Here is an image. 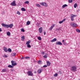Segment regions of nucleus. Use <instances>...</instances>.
Segmentation results:
<instances>
[{
  "label": "nucleus",
  "instance_id": "nucleus-51",
  "mask_svg": "<svg viewBox=\"0 0 80 80\" xmlns=\"http://www.w3.org/2000/svg\"><path fill=\"white\" fill-rule=\"evenodd\" d=\"M0 32H2V29L0 28Z\"/></svg>",
  "mask_w": 80,
  "mask_h": 80
},
{
  "label": "nucleus",
  "instance_id": "nucleus-8",
  "mask_svg": "<svg viewBox=\"0 0 80 80\" xmlns=\"http://www.w3.org/2000/svg\"><path fill=\"white\" fill-rule=\"evenodd\" d=\"M42 30H43V28L42 27L38 29V31H39V32L40 33H41L42 32Z\"/></svg>",
  "mask_w": 80,
  "mask_h": 80
},
{
  "label": "nucleus",
  "instance_id": "nucleus-28",
  "mask_svg": "<svg viewBox=\"0 0 80 80\" xmlns=\"http://www.w3.org/2000/svg\"><path fill=\"white\" fill-rule=\"evenodd\" d=\"M76 32H78L79 33H80V30H79L78 29H77L76 30Z\"/></svg>",
  "mask_w": 80,
  "mask_h": 80
},
{
  "label": "nucleus",
  "instance_id": "nucleus-18",
  "mask_svg": "<svg viewBox=\"0 0 80 80\" xmlns=\"http://www.w3.org/2000/svg\"><path fill=\"white\" fill-rule=\"evenodd\" d=\"M67 6H68L66 4L63 5L62 6V8H65V7H67Z\"/></svg>",
  "mask_w": 80,
  "mask_h": 80
},
{
  "label": "nucleus",
  "instance_id": "nucleus-34",
  "mask_svg": "<svg viewBox=\"0 0 80 80\" xmlns=\"http://www.w3.org/2000/svg\"><path fill=\"white\" fill-rule=\"evenodd\" d=\"M27 47L28 48H31V46L30 44H28V45H27Z\"/></svg>",
  "mask_w": 80,
  "mask_h": 80
},
{
  "label": "nucleus",
  "instance_id": "nucleus-25",
  "mask_svg": "<svg viewBox=\"0 0 80 80\" xmlns=\"http://www.w3.org/2000/svg\"><path fill=\"white\" fill-rule=\"evenodd\" d=\"M2 72H6V69H2Z\"/></svg>",
  "mask_w": 80,
  "mask_h": 80
},
{
  "label": "nucleus",
  "instance_id": "nucleus-33",
  "mask_svg": "<svg viewBox=\"0 0 80 80\" xmlns=\"http://www.w3.org/2000/svg\"><path fill=\"white\" fill-rule=\"evenodd\" d=\"M36 6H37V7H40V4H37L36 5Z\"/></svg>",
  "mask_w": 80,
  "mask_h": 80
},
{
  "label": "nucleus",
  "instance_id": "nucleus-41",
  "mask_svg": "<svg viewBox=\"0 0 80 80\" xmlns=\"http://www.w3.org/2000/svg\"><path fill=\"white\" fill-rule=\"evenodd\" d=\"M1 14H2V15H4V14H5V12L4 11L2 12H1Z\"/></svg>",
  "mask_w": 80,
  "mask_h": 80
},
{
  "label": "nucleus",
  "instance_id": "nucleus-27",
  "mask_svg": "<svg viewBox=\"0 0 80 80\" xmlns=\"http://www.w3.org/2000/svg\"><path fill=\"white\" fill-rule=\"evenodd\" d=\"M7 34L8 36H10V32H7Z\"/></svg>",
  "mask_w": 80,
  "mask_h": 80
},
{
  "label": "nucleus",
  "instance_id": "nucleus-42",
  "mask_svg": "<svg viewBox=\"0 0 80 80\" xmlns=\"http://www.w3.org/2000/svg\"><path fill=\"white\" fill-rule=\"evenodd\" d=\"M41 62V61L40 60L38 61V63L39 64H40V62Z\"/></svg>",
  "mask_w": 80,
  "mask_h": 80
},
{
  "label": "nucleus",
  "instance_id": "nucleus-4",
  "mask_svg": "<svg viewBox=\"0 0 80 80\" xmlns=\"http://www.w3.org/2000/svg\"><path fill=\"white\" fill-rule=\"evenodd\" d=\"M70 25L72 27H78V25L77 24L75 23L74 22H72L71 23Z\"/></svg>",
  "mask_w": 80,
  "mask_h": 80
},
{
  "label": "nucleus",
  "instance_id": "nucleus-3",
  "mask_svg": "<svg viewBox=\"0 0 80 80\" xmlns=\"http://www.w3.org/2000/svg\"><path fill=\"white\" fill-rule=\"evenodd\" d=\"M40 4L41 5H43V6H44V7H48V4L45 2H41L40 3Z\"/></svg>",
  "mask_w": 80,
  "mask_h": 80
},
{
  "label": "nucleus",
  "instance_id": "nucleus-54",
  "mask_svg": "<svg viewBox=\"0 0 80 80\" xmlns=\"http://www.w3.org/2000/svg\"><path fill=\"white\" fill-rule=\"evenodd\" d=\"M21 59H23V58H22Z\"/></svg>",
  "mask_w": 80,
  "mask_h": 80
},
{
  "label": "nucleus",
  "instance_id": "nucleus-37",
  "mask_svg": "<svg viewBox=\"0 0 80 80\" xmlns=\"http://www.w3.org/2000/svg\"><path fill=\"white\" fill-rule=\"evenodd\" d=\"M47 57H48L46 55L43 56V58H47Z\"/></svg>",
  "mask_w": 80,
  "mask_h": 80
},
{
  "label": "nucleus",
  "instance_id": "nucleus-23",
  "mask_svg": "<svg viewBox=\"0 0 80 80\" xmlns=\"http://www.w3.org/2000/svg\"><path fill=\"white\" fill-rule=\"evenodd\" d=\"M12 56H13V57H15V55H16V53H12Z\"/></svg>",
  "mask_w": 80,
  "mask_h": 80
},
{
  "label": "nucleus",
  "instance_id": "nucleus-16",
  "mask_svg": "<svg viewBox=\"0 0 80 80\" xmlns=\"http://www.w3.org/2000/svg\"><path fill=\"white\" fill-rule=\"evenodd\" d=\"M61 30V28H57L56 29V31H60V30Z\"/></svg>",
  "mask_w": 80,
  "mask_h": 80
},
{
  "label": "nucleus",
  "instance_id": "nucleus-6",
  "mask_svg": "<svg viewBox=\"0 0 80 80\" xmlns=\"http://www.w3.org/2000/svg\"><path fill=\"white\" fill-rule=\"evenodd\" d=\"M11 62L12 63L11 65L12 66H15V65H17V63L15 62V61L13 60Z\"/></svg>",
  "mask_w": 80,
  "mask_h": 80
},
{
  "label": "nucleus",
  "instance_id": "nucleus-50",
  "mask_svg": "<svg viewBox=\"0 0 80 80\" xmlns=\"http://www.w3.org/2000/svg\"><path fill=\"white\" fill-rule=\"evenodd\" d=\"M11 71H13V69L12 68L11 69Z\"/></svg>",
  "mask_w": 80,
  "mask_h": 80
},
{
  "label": "nucleus",
  "instance_id": "nucleus-55",
  "mask_svg": "<svg viewBox=\"0 0 80 80\" xmlns=\"http://www.w3.org/2000/svg\"><path fill=\"white\" fill-rule=\"evenodd\" d=\"M37 26H38V25H37Z\"/></svg>",
  "mask_w": 80,
  "mask_h": 80
},
{
  "label": "nucleus",
  "instance_id": "nucleus-43",
  "mask_svg": "<svg viewBox=\"0 0 80 80\" xmlns=\"http://www.w3.org/2000/svg\"><path fill=\"white\" fill-rule=\"evenodd\" d=\"M21 38H22V39H25V37H24V36H22V37H21Z\"/></svg>",
  "mask_w": 80,
  "mask_h": 80
},
{
  "label": "nucleus",
  "instance_id": "nucleus-17",
  "mask_svg": "<svg viewBox=\"0 0 80 80\" xmlns=\"http://www.w3.org/2000/svg\"><path fill=\"white\" fill-rule=\"evenodd\" d=\"M38 73H41V72H42V70L40 69H39L38 70Z\"/></svg>",
  "mask_w": 80,
  "mask_h": 80
},
{
  "label": "nucleus",
  "instance_id": "nucleus-5",
  "mask_svg": "<svg viewBox=\"0 0 80 80\" xmlns=\"http://www.w3.org/2000/svg\"><path fill=\"white\" fill-rule=\"evenodd\" d=\"M27 74H28V76H33V74L32 73V71H29L27 72Z\"/></svg>",
  "mask_w": 80,
  "mask_h": 80
},
{
  "label": "nucleus",
  "instance_id": "nucleus-14",
  "mask_svg": "<svg viewBox=\"0 0 80 80\" xmlns=\"http://www.w3.org/2000/svg\"><path fill=\"white\" fill-rule=\"evenodd\" d=\"M76 17V15H75L72 14L71 15V17H72V18H74V17Z\"/></svg>",
  "mask_w": 80,
  "mask_h": 80
},
{
  "label": "nucleus",
  "instance_id": "nucleus-32",
  "mask_svg": "<svg viewBox=\"0 0 80 80\" xmlns=\"http://www.w3.org/2000/svg\"><path fill=\"white\" fill-rule=\"evenodd\" d=\"M17 14H18V15H20L21 13H20V12H19V11H18L17 12Z\"/></svg>",
  "mask_w": 80,
  "mask_h": 80
},
{
  "label": "nucleus",
  "instance_id": "nucleus-46",
  "mask_svg": "<svg viewBox=\"0 0 80 80\" xmlns=\"http://www.w3.org/2000/svg\"><path fill=\"white\" fill-rule=\"evenodd\" d=\"M62 72H61V71H59V72H58V73L59 74H62Z\"/></svg>",
  "mask_w": 80,
  "mask_h": 80
},
{
  "label": "nucleus",
  "instance_id": "nucleus-15",
  "mask_svg": "<svg viewBox=\"0 0 80 80\" xmlns=\"http://www.w3.org/2000/svg\"><path fill=\"white\" fill-rule=\"evenodd\" d=\"M57 41V38H55L54 39H53L51 41V42H55Z\"/></svg>",
  "mask_w": 80,
  "mask_h": 80
},
{
  "label": "nucleus",
  "instance_id": "nucleus-19",
  "mask_svg": "<svg viewBox=\"0 0 80 80\" xmlns=\"http://www.w3.org/2000/svg\"><path fill=\"white\" fill-rule=\"evenodd\" d=\"M30 24V22L28 21L27 22V25H29Z\"/></svg>",
  "mask_w": 80,
  "mask_h": 80
},
{
  "label": "nucleus",
  "instance_id": "nucleus-9",
  "mask_svg": "<svg viewBox=\"0 0 80 80\" xmlns=\"http://www.w3.org/2000/svg\"><path fill=\"white\" fill-rule=\"evenodd\" d=\"M55 27V24H53L50 27V28H49V30H50V31H51V30H52V29H53V28H54Z\"/></svg>",
  "mask_w": 80,
  "mask_h": 80
},
{
  "label": "nucleus",
  "instance_id": "nucleus-21",
  "mask_svg": "<svg viewBox=\"0 0 80 80\" xmlns=\"http://www.w3.org/2000/svg\"><path fill=\"white\" fill-rule=\"evenodd\" d=\"M77 7V3H75L74 5V7L76 8Z\"/></svg>",
  "mask_w": 80,
  "mask_h": 80
},
{
  "label": "nucleus",
  "instance_id": "nucleus-11",
  "mask_svg": "<svg viewBox=\"0 0 80 80\" xmlns=\"http://www.w3.org/2000/svg\"><path fill=\"white\" fill-rule=\"evenodd\" d=\"M3 48L5 52H8V49L7 48L4 47Z\"/></svg>",
  "mask_w": 80,
  "mask_h": 80
},
{
  "label": "nucleus",
  "instance_id": "nucleus-38",
  "mask_svg": "<svg viewBox=\"0 0 80 80\" xmlns=\"http://www.w3.org/2000/svg\"><path fill=\"white\" fill-rule=\"evenodd\" d=\"M29 58H30V57H27L25 58V59H29Z\"/></svg>",
  "mask_w": 80,
  "mask_h": 80
},
{
  "label": "nucleus",
  "instance_id": "nucleus-49",
  "mask_svg": "<svg viewBox=\"0 0 80 80\" xmlns=\"http://www.w3.org/2000/svg\"><path fill=\"white\" fill-rule=\"evenodd\" d=\"M44 35H45V34H46V32H45V31H44Z\"/></svg>",
  "mask_w": 80,
  "mask_h": 80
},
{
  "label": "nucleus",
  "instance_id": "nucleus-48",
  "mask_svg": "<svg viewBox=\"0 0 80 80\" xmlns=\"http://www.w3.org/2000/svg\"><path fill=\"white\" fill-rule=\"evenodd\" d=\"M62 21V22H65V19H64Z\"/></svg>",
  "mask_w": 80,
  "mask_h": 80
},
{
  "label": "nucleus",
  "instance_id": "nucleus-26",
  "mask_svg": "<svg viewBox=\"0 0 80 80\" xmlns=\"http://www.w3.org/2000/svg\"><path fill=\"white\" fill-rule=\"evenodd\" d=\"M24 3H25L26 4H28V3H29V1H25L24 2Z\"/></svg>",
  "mask_w": 80,
  "mask_h": 80
},
{
  "label": "nucleus",
  "instance_id": "nucleus-20",
  "mask_svg": "<svg viewBox=\"0 0 80 80\" xmlns=\"http://www.w3.org/2000/svg\"><path fill=\"white\" fill-rule=\"evenodd\" d=\"M8 68H13V66H12L11 65H9L8 66Z\"/></svg>",
  "mask_w": 80,
  "mask_h": 80
},
{
  "label": "nucleus",
  "instance_id": "nucleus-7",
  "mask_svg": "<svg viewBox=\"0 0 80 80\" xmlns=\"http://www.w3.org/2000/svg\"><path fill=\"white\" fill-rule=\"evenodd\" d=\"M16 2H15V1L14 0L12 2H11V5H12V6H15L16 5Z\"/></svg>",
  "mask_w": 80,
  "mask_h": 80
},
{
  "label": "nucleus",
  "instance_id": "nucleus-40",
  "mask_svg": "<svg viewBox=\"0 0 80 80\" xmlns=\"http://www.w3.org/2000/svg\"><path fill=\"white\" fill-rule=\"evenodd\" d=\"M63 44L64 45H67V43L65 42H63Z\"/></svg>",
  "mask_w": 80,
  "mask_h": 80
},
{
  "label": "nucleus",
  "instance_id": "nucleus-22",
  "mask_svg": "<svg viewBox=\"0 0 80 80\" xmlns=\"http://www.w3.org/2000/svg\"><path fill=\"white\" fill-rule=\"evenodd\" d=\"M21 10L22 11H23L24 12H25V10H26L25 9V8H21Z\"/></svg>",
  "mask_w": 80,
  "mask_h": 80
},
{
  "label": "nucleus",
  "instance_id": "nucleus-13",
  "mask_svg": "<svg viewBox=\"0 0 80 80\" xmlns=\"http://www.w3.org/2000/svg\"><path fill=\"white\" fill-rule=\"evenodd\" d=\"M50 64H51V63L49 61H47V65H48V66H50Z\"/></svg>",
  "mask_w": 80,
  "mask_h": 80
},
{
  "label": "nucleus",
  "instance_id": "nucleus-24",
  "mask_svg": "<svg viewBox=\"0 0 80 80\" xmlns=\"http://www.w3.org/2000/svg\"><path fill=\"white\" fill-rule=\"evenodd\" d=\"M8 52H12V49H10V48H8Z\"/></svg>",
  "mask_w": 80,
  "mask_h": 80
},
{
  "label": "nucleus",
  "instance_id": "nucleus-47",
  "mask_svg": "<svg viewBox=\"0 0 80 80\" xmlns=\"http://www.w3.org/2000/svg\"><path fill=\"white\" fill-rule=\"evenodd\" d=\"M41 54H42V55H44L45 52H42L41 53Z\"/></svg>",
  "mask_w": 80,
  "mask_h": 80
},
{
  "label": "nucleus",
  "instance_id": "nucleus-53",
  "mask_svg": "<svg viewBox=\"0 0 80 80\" xmlns=\"http://www.w3.org/2000/svg\"><path fill=\"white\" fill-rule=\"evenodd\" d=\"M46 55H48V54L47 53L46 54Z\"/></svg>",
  "mask_w": 80,
  "mask_h": 80
},
{
  "label": "nucleus",
  "instance_id": "nucleus-36",
  "mask_svg": "<svg viewBox=\"0 0 80 80\" xmlns=\"http://www.w3.org/2000/svg\"><path fill=\"white\" fill-rule=\"evenodd\" d=\"M71 20L72 21H73L74 20V18H72L71 17Z\"/></svg>",
  "mask_w": 80,
  "mask_h": 80
},
{
  "label": "nucleus",
  "instance_id": "nucleus-39",
  "mask_svg": "<svg viewBox=\"0 0 80 80\" xmlns=\"http://www.w3.org/2000/svg\"><path fill=\"white\" fill-rule=\"evenodd\" d=\"M8 56H7V55H5L3 56V57H4V58H7Z\"/></svg>",
  "mask_w": 80,
  "mask_h": 80
},
{
  "label": "nucleus",
  "instance_id": "nucleus-52",
  "mask_svg": "<svg viewBox=\"0 0 80 80\" xmlns=\"http://www.w3.org/2000/svg\"><path fill=\"white\" fill-rule=\"evenodd\" d=\"M65 42V40H63L62 41V42H63H63Z\"/></svg>",
  "mask_w": 80,
  "mask_h": 80
},
{
  "label": "nucleus",
  "instance_id": "nucleus-44",
  "mask_svg": "<svg viewBox=\"0 0 80 80\" xmlns=\"http://www.w3.org/2000/svg\"><path fill=\"white\" fill-rule=\"evenodd\" d=\"M43 68H46V67H47V65H44L43 66Z\"/></svg>",
  "mask_w": 80,
  "mask_h": 80
},
{
  "label": "nucleus",
  "instance_id": "nucleus-35",
  "mask_svg": "<svg viewBox=\"0 0 80 80\" xmlns=\"http://www.w3.org/2000/svg\"><path fill=\"white\" fill-rule=\"evenodd\" d=\"M57 76H58V74L57 73H55L54 75V76L55 77H57Z\"/></svg>",
  "mask_w": 80,
  "mask_h": 80
},
{
  "label": "nucleus",
  "instance_id": "nucleus-1",
  "mask_svg": "<svg viewBox=\"0 0 80 80\" xmlns=\"http://www.w3.org/2000/svg\"><path fill=\"white\" fill-rule=\"evenodd\" d=\"M2 27H4L5 28H12L13 27V24H10L9 25L6 24L5 23H2Z\"/></svg>",
  "mask_w": 80,
  "mask_h": 80
},
{
  "label": "nucleus",
  "instance_id": "nucleus-2",
  "mask_svg": "<svg viewBox=\"0 0 80 80\" xmlns=\"http://www.w3.org/2000/svg\"><path fill=\"white\" fill-rule=\"evenodd\" d=\"M71 70L73 72H75V71H76V70H77V68L75 66H74L71 68Z\"/></svg>",
  "mask_w": 80,
  "mask_h": 80
},
{
  "label": "nucleus",
  "instance_id": "nucleus-31",
  "mask_svg": "<svg viewBox=\"0 0 80 80\" xmlns=\"http://www.w3.org/2000/svg\"><path fill=\"white\" fill-rule=\"evenodd\" d=\"M21 32H25V30L23 28H22L21 29Z\"/></svg>",
  "mask_w": 80,
  "mask_h": 80
},
{
  "label": "nucleus",
  "instance_id": "nucleus-12",
  "mask_svg": "<svg viewBox=\"0 0 80 80\" xmlns=\"http://www.w3.org/2000/svg\"><path fill=\"white\" fill-rule=\"evenodd\" d=\"M30 42H31V41L29 40L27 42L26 44V45H30Z\"/></svg>",
  "mask_w": 80,
  "mask_h": 80
},
{
  "label": "nucleus",
  "instance_id": "nucleus-10",
  "mask_svg": "<svg viewBox=\"0 0 80 80\" xmlns=\"http://www.w3.org/2000/svg\"><path fill=\"white\" fill-rule=\"evenodd\" d=\"M56 45H62V43L60 42H57L56 43Z\"/></svg>",
  "mask_w": 80,
  "mask_h": 80
},
{
  "label": "nucleus",
  "instance_id": "nucleus-29",
  "mask_svg": "<svg viewBox=\"0 0 80 80\" xmlns=\"http://www.w3.org/2000/svg\"><path fill=\"white\" fill-rule=\"evenodd\" d=\"M38 38L39 40H42V38H41V37H38Z\"/></svg>",
  "mask_w": 80,
  "mask_h": 80
},
{
  "label": "nucleus",
  "instance_id": "nucleus-30",
  "mask_svg": "<svg viewBox=\"0 0 80 80\" xmlns=\"http://www.w3.org/2000/svg\"><path fill=\"white\" fill-rule=\"evenodd\" d=\"M68 2L69 3H72L73 1L72 0H68Z\"/></svg>",
  "mask_w": 80,
  "mask_h": 80
},
{
  "label": "nucleus",
  "instance_id": "nucleus-45",
  "mask_svg": "<svg viewBox=\"0 0 80 80\" xmlns=\"http://www.w3.org/2000/svg\"><path fill=\"white\" fill-rule=\"evenodd\" d=\"M63 23V21H59V23H60V24H61V23Z\"/></svg>",
  "mask_w": 80,
  "mask_h": 80
}]
</instances>
